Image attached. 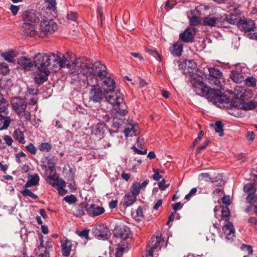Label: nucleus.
<instances>
[{"label":"nucleus","mask_w":257,"mask_h":257,"mask_svg":"<svg viewBox=\"0 0 257 257\" xmlns=\"http://www.w3.org/2000/svg\"><path fill=\"white\" fill-rule=\"evenodd\" d=\"M84 59H78L74 63V66L81 68L83 72L80 73L79 81L81 84L87 88L91 87L89 92V98L94 103L102 101L104 93L98 85V80L102 81L103 85L106 86V98L111 92H115V82L108 74L106 66L100 62L88 63L87 60Z\"/></svg>","instance_id":"nucleus-1"},{"label":"nucleus","mask_w":257,"mask_h":257,"mask_svg":"<svg viewBox=\"0 0 257 257\" xmlns=\"http://www.w3.org/2000/svg\"><path fill=\"white\" fill-rule=\"evenodd\" d=\"M122 94L119 91L117 93L111 92L106 97V100L113 105L111 116L106 114L103 118L104 122H107L108 125L114 128L108 129L111 136L118 132V128L125 123V116L128 113L127 106L122 97Z\"/></svg>","instance_id":"nucleus-2"},{"label":"nucleus","mask_w":257,"mask_h":257,"mask_svg":"<svg viewBox=\"0 0 257 257\" xmlns=\"http://www.w3.org/2000/svg\"><path fill=\"white\" fill-rule=\"evenodd\" d=\"M206 98L220 107H225V101L227 100V96L222 93L218 89L209 87L205 96Z\"/></svg>","instance_id":"nucleus-3"},{"label":"nucleus","mask_w":257,"mask_h":257,"mask_svg":"<svg viewBox=\"0 0 257 257\" xmlns=\"http://www.w3.org/2000/svg\"><path fill=\"white\" fill-rule=\"evenodd\" d=\"M52 53L48 55L46 53H38L33 59L34 68L38 70H50L49 67L52 65Z\"/></svg>","instance_id":"nucleus-4"},{"label":"nucleus","mask_w":257,"mask_h":257,"mask_svg":"<svg viewBox=\"0 0 257 257\" xmlns=\"http://www.w3.org/2000/svg\"><path fill=\"white\" fill-rule=\"evenodd\" d=\"M40 37L42 38L52 34L58 29L57 24L52 18L48 19L45 16L43 17L40 22Z\"/></svg>","instance_id":"nucleus-5"},{"label":"nucleus","mask_w":257,"mask_h":257,"mask_svg":"<svg viewBox=\"0 0 257 257\" xmlns=\"http://www.w3.org/2000/svg\"><path fill=\"white\" fill-rule=\"evenodd\" d=\"M52 65L53 67H58V66L59 68L66 67L68 68H70L72 66L73 67L75 68L76 69H82V71H81L80 73L83 72V69L82 68L74 66V63H75L76 60L78 59H81V58L76 59L72 65L71 64L69 60H68L66 58H65L64 56H63V57L61 58L60 55H58V54H55L54 53H52ZM82 59H84V61H85V60H87V62L88 63H90L89 60L88 59L85 58H82Z\"/></svg>","instance_id":"nucleus-6"},{"label":"nucleus","mask_w":257,"mask_h":257,"mask_svg":"<svg viewBox=\"0 0 257 257\" xmlns=\"http://www.w3.org/2000/svg\"><path fill=\"white\" fill-rule=\"evenodd\" d=\"M8 107V103L4 97L3 95L0 93V121L2 122L3 120V126L0 127V130L7 129L11 122V119L10 117L5 116L2 113L5 112Z\"/></svg>","instance_id":"nucleus-7"},{"label":"nucleus","mask_w":257,"mask_h":257,"mask_svg":"<svg viewBox=\"0 0 257 257\" xmlns=\"http://www.w3.org/2000/svg\"><path fill=\"white\" fill-rule=\"evenodd\" d=\"M94 236L97 238L107 240L111 235L108 227L105 224L96 225L92 229Z\"/></svg>","instance_id":"nucleus-8"},{"label":"nucleus","mask_w":257,"mask_h":257,"mask_svg":"<svg viewBox=\"0 0 257 257\" xmlns=\"http://www.w3.org/2000/svg\"><path fill=\"white\" fill-rule=\"evenodd\" d=\"M41 13L34 10H28L23 12L22 17L25 23L35 25L40 21Z\"/></svg>","instance_id":"nucleus-9"},{"label":"nucleus","mask_w":257,"mask_h":257,"mask_svg":"<svg viewBox=\"0 0 257 257\" xmlns=\"http://www.w3.org/2000/svg\"><path fill=\"white\" fill-rule=\"evenodd\" d=\"M245 95L241 94L239 96L238 94L235 95L233 98L230 99L227 97V100L225 101V107L229 108H235L238 109H242L241 105H243Z\"/></svg>","instance_id":"nucleus-10"},{"label":"nucleus","mask_w":257,"mask_h":257,"mask_svg":"<svg viewBox=\"0 0 257 257\" xmlns=\"http://www.w3.org/2000/svg\"><path fill=\"white\" fill-rule=\"evenodd\" d=\"M113 233L115 237H119L123 240L119 244V246H120L123 245V241L130 237L131 231L130 228L125 225H118L115 226Z\"/></svg>","instance_id":"nucleus-11"},{"label":"nucleus","mask_w":257,"mask_h":257,"mask_svg":"<svg viewBox=\"0 0 257 257\" xmlns=\"http://www.w3.org/2000/svg\"><path fill=\"white\" fill-rule=\"evenodd\" d=\"M208 71L209 73L208 78L209 82L217 86L221 85L220 79L222 78L223 75L220 69L215 67H211L209 68Z\"/></svg>","instance_id":"nucleus-12"},{"label":"nucleus","mask_w":257,"mask_h":257,"mask_svg":"<svg viewBox=\"0 0 257 257\" xmlns=\"http://www.w3.org/2000/svg\"><path fill=\"white\" fill-rule=\"evenodd\" d=\"M254 22L251 19H240L238 22L237 27L241 31H254L256 28Z\"/></svg>","instance_id":"nucleus-13"},{"label":"nucleus","mask_w":257,"mask_h":257,"mask_svg":"<svg viewBox=\"0 0 257 257\" xmlns=\"http://www.w3.org/2000/svg\"><path fill=\"white\" fill-rule=\"evenodd\" d=\"M243 190L247 194L246 200L250 203H257V195H255L256 188L253 183H248L244 185Z\"/></svg>","instance_id":"nucleus-14"},{"label":"nucleus","mask_w":257,"mask_h":257,"mask_svg":"<svg viewBox=\"0 0 257 257\" xmlns=\"http://www.w3.org/2000/svg\"><path fill=\"white\" fill-rule=\"evenodd\" d=\"M84 207L88 214L92 217L100 215L103 214L104 211V208L95 204H85Z\"/></svg>","instance_id":"nucleus-15"},{"label":"nucleus","mask_w":257,"mask_h":257,"mask_svg":"<svg viewBox=\"0 0 257 257\" xmlns=\"http://www.w3.org/2000/svg\"><path fill=\"white\" fill-rule=\"evenodd\" d=\"M13 109L19 114H21L25 111L27 107V104L25 101L19 97L14 98L12 101Z\"/></svg>","instance_id":"nucleus-16"},{"label":"nucleus","mask_w":257,"mask_h":257,"mask_svg":"<svg viewBox=\"0 0 257 257\" xmlns=\"http://www.w3.org/2000/svg\"><path fill=\"white\" fill-rule=\"evenodd\" d=\"M196 33L194 28H187L179 35V38L185 43L193 42Z\"/></svg>","instance_id":"nucleus-17"},{"label":"nucleus","mask_w":257,"mask_h":257,"mask_svg":"<svg viewBox=\"0 0 257 257\" xmlns=\"http://www.w3.org/2000/svg\"><path fill=\"white\" fill-rule=\"evenodd\" d=\"M22 33L23 35L30 37H34L37 35L35 25L32 23H24L22 28Z\"/></svg>","instance_id":"nucleus-18"},{"label":"nucleus","mask_w":257,"mask_h":257,"mask_svg":"<svg viewBox=\"0 0 257 257\" xmlns=\"http://www.w3.org/2000/svg\"><path fill=\"white\" fill-rule=\"evenodd\" d=\"M33 61L30 58L21 56L18 59V64L25 70L30 71L34 69Z\"/></svg>","instance_id":"nucleus-19"},{"label":"nucleus","mask_w":257,"mask_h":257,"mask_svg":"<svg viewBox=\"0 0 257 257\" xmlns=\"http://www.w3.org/2000/svg\"><path fill=\"white\" fill-rule=\"evenodd\" d=\"M61 252L63 256L65 257L69 256L72 247V243L71 240L67 238L64 237L61 241Z\"/></svg>","instance_id":"nucleus-20"},{"label":"nucleus","mask_w":257,"mask_h":257,"mask_svg":"<svg viewBox=\"0 0 257 257\" xmlns=\"http://www.w3.org/2000/svg\"><path fill=\"white\" fill-rule=\"evenodd\" d=\"M195 81L197 80H196ZM192 84L194 88V90L196 92L197 94L200 96H205L206 92L209 87L204 84L203 81H194L193 83H192Z\"/></svg>","instance_id":"nucleus-21"},{"label":"nucleus","mask_w":257,"mask_h":257,"mask_svg":"<svg viewBox=\"0 0 257 257\" xmlns=\"http://www.w3.org/2000/svg\"><path fill=\"white\" fill-rule=\"evenodd\" d=\"M35 77V82L38 85H41L48 80V77L50 74V70H39Z\"/></svg>","instance_id":"nucleus-22"},{"label":"nucleus","mask_w":257,"mask_h":257,"mask_svg":"<svg viewBox=\"0 0 257 257\" xmlns=\"http://www.w3.org/2000/svg\"><path fill=\"white\" fill-rule=\"evenodd\" d=\"M189 75L191 77V83H193V82H196V80L197 81H204V80L206 78V75L205 73L201 70H199L198 69H196L195 70V72H192V73H189Z\"/></svg>","instance_id":"nucleus-23"},{"label":"nucleus","mask_w":257,"mask_h":257,"mask_svg":"<svg viewBox=\"0 0 257 257\" xmlns=\"http://www.w3.org/2000/svg\"><path fill=\"white\" fill-rule=\"evenodd\" d=\"M183 44L177 42L169 48V51L172 55L180 57L183 52Z\"/></svg>","instance_id":"nucleus-24"},{"label":"nucleus","mask_w":257,"mask_h":257,"mask_svg":"<svg viewBox=\"0 0 257 257\" xmlns=\"http://www.w3.org/2000/svg\"><path fill=\"white\" fill-rule=\"evenodd\" d=\"M137 200V197L128 192L123 197V206L125 208L132 205Z\"/></svg>","instance_id":"nucleus-25"},{"label":"nucleus","mask_w":257,"mask_h":257,"mask_svg":"<svg viewBox=\"0 0 257 257\" xmlns=\"http://www.w3.org/2000/svg\"><path fill=\"white\" fill-rule=\"evenodd\" d=\"M29 180L25 184V188H29L32 186H36L39 183L40 177L38 174L29 175Z\"/></svg>","instance_id":"nucleus-26"},{"label":"nucleus","mask_w":257,"mask_h":257,"mask_svg":"<svg viewBox=\"0 0 257 257\" xmlns=\"http://www.w3.org/2000/svg\"><path fill=\"white\" fill-rule=\"evenodd\" d=\"M219 22L217 18L209 15L205 17L203 20V24L204 26L215 27Z\"/></svg>","instance_id":"nucleus-27"},{"label":"nucleus","mask_w":257,"mask_h":257,"mask_svg":"<svg viewBox=\"0 0 257 257\" xmlns=\"http://www.w3.org/2000/svg\"><path fill=\"white\" fill-rule=\"evenodd\" d=\"M243 110H253L257 107V102L254 100L248 101L245 97L244 99L243 105H241Z\"/></svg>","instance_id":"nucleus-28"},{"label":"nucleus","mask_w":257,"mask_h":257,"mask_svg":"<svg viewBox=\"0 0 257 257\" xmlns=\"http://www.w3.org/2000/svg\"><path fill=\"white\" fill-rule=\"evenodd\" d=\"M106 127V124L104 122L98 123L93 128L92 132L99 136L102 135Z\"/></svg>","instance_id":"nucleus-29"},{"label":"nucleus","mask_w":257,"mask_h":257,"mask_svg":"<svg viewBox=\"0 0 257 257\" xmlns=\"http://www.w3.org/2000/svg\"><path fill=\"white\" fill-rule=\"evenodd\" d=\"M230 78L233 82L236 83H240L244 81V77L242 73L237 71H232L230 74Z\"/></svg>","instance_id":"nucleus-30"},{"label":"nucleus","mask_w":257,"mask_h":257,"mask_svg":"<svg viewBox=\"0 0 257 257\" xmlns=\"http://www.w3.org/2000/svg\"><path fill=\"white\" fill-rule=\"evenodd\" d=\"M13 137L20 144H24L26 142L23 132L19 128L14 131Z\"/></svg>","instance_id":"nucleus-31"},{"label":"nucleus","mask_w":257,"mask_h":257,"mask_svg":"<svg viewBox=\"0 0 257 257\" xmlns=\"http://www.w3.org/2000/svg\"><path fill=\"white\" fill-rule=\"evenodd\" d=\"M225 19L228 23L232 25L236 24L237 26H238V22L240 19L237 15L231 13L230 15H227Z\"/></svg>","instance_id":"nucleus-32"},{"label":"nucleus","mask_w":257,"mask_h":257,"mask_svg":"<svg viewBox=\"0 0 257 257\" xmlns=\"http://www.w3.org/2000/svg\"><path fill=\"white\" fill-rule=\"evenodd\" d=\"M141 189L140 183L136 181L134 182L131 186L130 193L134 196L137 197L140 193Z\"/></svg>","instance_id":"nucleus-33"},{"label":"nucleus","mask_w":257,"mask_h":257,"mask_svg":"<svg viewBox=\"0 0 257 257\" xmlns=\"http://www.w3.org/2000/svg\"><path fill=\"white\" fill-rule=\"evenodd\" d=\"M46 4V10H50L56 14V2L55 0H45Z\"/></svg>","instance_id":"nucleus-34"},{"label":"nucleus","mask_w":257,"mask_h":257,"mask_svg":"<svg viewBox=\"0 0 257 257\" xmlns=\"http://www.w3.org/2000/svg\"><path fill=\"white\" fill-rule=\"evenodd\" d=\"M221 213V219L225 221H229L228 220L229 219L230 213L229 209L227 206H222Z\"/></svg>","instance_id":"nucleus-35"},{"label":"nucleus","mask_w":257,"mask_h":257,"mask_svg":"<svg viewBox=\"0 0 257 257\" xmlns=\"http://www.w3.org/2000/svg\"><path fill=\"white\" fill-rule=\"evenodd\" d=\"M222 230L224 233L226 235H230L234 232L233 225L229 221H228L227 223L223 227Z\"/></svg>","instance_id":"nucleus-36"},{"label":"nucleus","mask_w":257,"mask_h":257,"mask_svg":"<svg viewBox=\"0 0 257 257\" xmlns=\"http://www.w3.org/2000/svg\"><path fill=\"white\" fill-rule=\"evenodd\" d=\"M214 126V130H215V132L217 133H218L219 136H220V137L223 136V135H224L223 129V127L224 126L223 123L220 120L217 121L215 122Z\"/></svg>","instance_id":"nucleus-37"},{"label":"nucleus","mask_w":257,"mask_h":257,"mask_svg":"<svg viewBox=\"0 0 257 257\" xmlns=\"http://www.w3.org/2000/svg\"><path fill=\"white\" fill-rule=\"evenodd\" d=\"M21 193L24 197L29 196L34 200H37L39 198L37 195L33 193L31 190L28 189V188H25L24 190L21 191Z\"/></svg>","instance_id":"nucleus-38"},{"label":"nucleus","mask_w":257,"mask_h":257,"mask_svg":"<svg viewBox=\"0 0 257 257\" xmlns=\"http://www.w3.org/2000/svg\"><path fill=\"white\" fill-rule=\"evenodd\" d=\"M162 241H161L160 239H159L158 240H155L154 238H151L150 244H149V246H151L152 248L154 250L158 249L160 250L161 248V246H160V243Z\"/></svg>","instance_id":"nucleus-39"},{"label":"nucleus","mask_w":257,"mask_h":257,"mask_svg":"<svg viewBox=\"0 0 257 257\" xmlns=\"http://www.w3.org/2000/svg\"><path fill=\"white\" fill-rule=\"evenodd\" d=\"M38 148L41 152H49L51 150L52 147L50 144L45 142L41 143L39 145Z\"/></svg>","instance_id":"nucleus-40"},{"label":"nucleus","mask_w":257,"mask_h":257,"mask_svg":"<svg viewBox=\"0 0 257 257\" xmlns=\"http://www.w3.org/2000/svg\"><path fill=\"white\" fill-rule=\"evenodd\" d=\"M240 249L244 252H247V255H244L243 257H248L249 255L252 254L253 250L252 246L250 245L242 244Z\"/></svg>","instance_id":"nucleus-41"},{"label":"nucleus","mask_w":257,"mask_h":257,"mask_svg":"<svg viewBox=\"0 0 257 257\" xmlns=\"http://www.w3.org/2000/svg\"><path fill=\"white\" fill-rule=\"evenodd\" d=\"M245 84L248 87H254L256 84V80L253 77H248L245 79Z\"/></svg>","instance_id":"nucleus-42"},{"label":"nucleus","mask_w":257,"mask_h":257,"mask_svg":"<svg viewBox=\"0 0 257 257\" xmlns=\"http://www.w3.org/2000/svg\"><path fill=\"white\" fill-rule=\"evenodd\" d=\"M10 69L7 64L2 63L0 64V74L7 75L10 72Z\"/></svg>","instance_id":"nucleus-43"},{"label":"nucleus","mask_w":257,"mask_h":257,"mask_svg":"<svg viewBox=\"0 0 257 257\" xmlns=\"http://www.w3.org/2000/svg\"><path fill=\"white\" fill-rule=\"evenodd\" d=\"M89 229L85 228L80 231H77V232L79 236L84 237L86 240H88L90 239L89 236Z\"/></svg>","instance_id":"nucleus-44"},{"label":"nucleus","mask_w":257,"mask_h":257,"mask_svg":"<svg viewBox=\"0 0 257 257\" xmlns=\"http://www.w3.org/2000/svg\"><path fill=\"white\" fill-rule=\"evenodd\" d=\"M201 22L200 18L199 17L194 16L190 19V24L191 26H197Z\"/></svg>","instance_id":"nucleus-45"},{"label":"nucleus","mask_w":257,"mask_h":257,"mask_svg":"<svg viewBox=\"0 0 257 257\" xmlns=\"http://www.w3.org/2000/svg\"><path fill=\"white\" fill-rule=\"evenodd\" d=\"M2 57L5 60H7L9 62L13 63L15 62L14 57L9 52L3 53L2 54Z\"/></svg>","instance_id":"nucleus-46"},{"label":"nucleus","mask_w":257,"mask_h":257,"mask_svg":"<svg viewBox=\"0 0 257 257\" xmlns=\"http://www.w3.org/2000/svg\"><path fill=\"white\" fill-rule=\"evenodd\" d=\"M179 67L180 70H183L184 74H189V73H192V71H189V68L186 67L185 60L179 64Z\"/></svg>","instance_id":"nucleus-47"},{"label":"nucleus","mask_w":257,"mask_h":257,"mask_svg":"<svg viewBox=\"0 0 257 257\" xmlns=\"http://www.w3.org/2000/svg\"><path fill=\"white\" fill-rule=\"evenodd\" d=\"M185 63L186 67L189 68V71L194 72L195 69L196 70V64L193 61L186 60Z\"/></svg>","instance_id":"nucleus-48"},{"label":"nucleus","mask_w":257,"mask_h":257,"mask_svg":"<svg viewBox=\"0 0 257 257\" xmlns=\"http://www.w3.org/2000/svg\"><path fill=\"white\" fill-rule=\"evenodd\" d=\"M175 218H176L177 219H180V216L179 214L177 213L175 211L171 213V214L169 215V218H168V220L167 222L166 223V224L169 225V224L170 222L173 221Z\"/></svg>","instance_id":"nucleus-49"},{"label":"nucleus","mask_w":257,"mask_h":257,"mask_svg":"<svg viewBox=\"0 0 257 257\" xmlns=\"http://www.w3.org/2000/svg\"><path fill=\"white\" fill-rule=\"evenodd\" d=\"M44 159L47 161V163L49 165V170L51 171H53L55 167V163L53 160L50 158L49 157H45L44 158Z\"/></svg>","instance_id":"nucleus-50"},{"label":"nucleus","mask_w":257,"mask_h":257,"mask_svg":"<svg viewBox=\"0 0 257 257\" xmlns=\"http://www.w3.org/2000/svg\"><path fill=\"white\" fill-rule=\"evenodd\" d=\"M64 200L69 204H72L76 202L77 198L74 195H70L65 197Z\"/></svg>","instance_id":"nucleus-51"},{"label":"nucleus","mask_w":257,"mask_h":257,"mask_svg":"<svg viewBox=\"0 0 257 257\" xmlns=\"http://www.w3.org/2000/svg\"><path fill=\"white\" fill-rule=\"evenodd\" d=\"M146 52L149 53V54H150L151 55H152V56H153L154 57H155L156 55H157L158 58H159V61H161L162 60V56L161 54H160L158 52L155 50V49H149L148 48H146Z\"/></svg>","instance_id":"nucleus-52"},{"label":"nucleus","mask_w":257,"mask_h":257,"mask_svg":"<svg viewBox=\"0 0 257 257\" xmlns=\"http://www.w3.org/2000/svg\"><path fill=\"white\" fill-rule=\"evenodd\" d=\"M26 150L33 155H35L37 152V149L32 143H30L29 145L26 146Z\"/></svg>","instance_id":"nucleus-53"},{"label":"nucleus","mask_w":257,"mask_h":257,"mask_svg":"<svg viewBox=\"0 0 257 257\" xmlns=\"http://www.w3.org/2000/svg\"><path fill=\"white\" fill-rule=\"evenodd\" d=\"M199 179L200 180H204L206 182H210L211 181V178L210 177L209 174L207 173H201L199 175Z\"/></svg>","instance_id":"nucleus-54"},{"label":"nucleus","mask_w":257,"mask_h":257,"mask_svg":"<svg viewBox=\"0 0 257 257\" xmlns=\"http://www.w3.org/2000/svg\"><path fill=\"white\" fill-rule=\"evenodd\" d=\"M137 213V220H140L144 217L143 210L142 206H139L136 210Z\"/></svg>","instance_id":"nucleus-55"},{"label":"nucleus","mask_w":257,"mask_h":257,"mask_svg":"<svg viewBox=\"0 0 257 257\" xmlns=\"http://www.w3.org/2000/svg\"><path fill=\"white\" fill-rule=\"evenodd\" d=\"M66 17L68 20L76 21L77 18V14L76 12H71L67 15Z\"/></svg>","instance_id":"nucleus-56"},{"label":"nucleus","mask_w":257,"mask_h":257,"mask_svg":"<svg viewBox=\"0 0 257 257\" xmlns=\"http://www.w3.org/2000/svg\"><path fill=\"white\" fill-rule=\"evenodd\" d=\"M153 172L154 174L153 176V179L155 181H159L162 176L159 174V170L157 169H153Z\"/></svg>","instance_id":"nucleus-57"},{"label":"nucleus","mask_w":257,"mask_h":257,"mask_svg":"<svg viewBox=\"0 0 257 257\" xmlns=\"http://www.w3.org/2000/svg\"><path fill=\"white\" fill-rule=\"evenodd\" d=\"M166 181L164 179H163L159 183L158 186L161 190L164 191L169 187L170 184H165Z\"/></svg>","instance_id":"nucleus-58"},{"label":"nucleus","mask_w":257,"mask_h":257,"mask_svg":"<svg viewBox=\"0 0 257 257\" xmlns=\"http://www.w3.org/2000/svg\"><path fill=\"white\" fill-rule=\"evenodd\" d=\"M197 192V188H193L191 189L189 193L186 195L185 196V199L189 200L190 199L191 197L195 195Z\"/></svg>","instance_id":"nucleus-59"},{"label":"nucleus","mask_w":257,"mask_h":257,"mask_svg":"<svg viewBox=\"0 0 257 257\" xmlns=\"http://www.w3.org/2000/svg\"><path fill=\"white\" fill-rule=\"evenodd\" d=\"M221 201L223 204H226L227 206L231 204V201L229 195H224L222 198Z\"/></svg>","instance_id":"nucleus-60"},{"label":"nucleus","mask_w":257,"mask_h":257,"mask_svg":"<svg viewBox=\"0 0 257 257\" xmlns=\"http://www.w3.org/2000/svg\"><path fill=\"white\" fill-rule=\"evenodd\" d=\"M132 149L135 152V153L139 155H146L147 152V150L145 149L144 151H142L135 146H133Z\"/></svg>","instance_id":"nucleus-61"},{"label":"nucleus","mask_w":257,"mask_h":257,"mask_svg":"<svg viewBox=\"0 0 257 257\" xmlns=\"http://www.w3.org/2000/svg\"><path fill=\"white\" fill-rule=\"evenodd\" d=\"M209 142L210 141L207 140L205 141L203 145L197 147L196 150V154H199L201 150H202V149H205L206 148V147L208 145Z\"/></svg>","instance_id":"nucleus-62"},{"label":"nucleus","mask_w":257,"mask_h":257,"mask_svg":"<svg viewBox=\"0 0 257 257\" xmlns=\"http://www.w3.org/2000/svg\"><path fill=\"white\" fill-rule=\"evenodd\" d=\"M28 93L29 95V96H31V95L32 96H37L38 94V90L36 89L33 88H28Z\"/></svg>","instance_id":"nucleus-63"},{"label":"nucleus","mask_w":257,"mask_h":257,"mask_svg":"<svg viewBox=\"0 0 257 257\" xmlns=\"http://www.w3.org/2000/svg\"><path fill=\"white\" fill-rule=\"evenodd\" d=\"M182 207L183 204L180 202L172 204V207L175 212L176 211L182 208Z\"/></svg>","instance_id":"nucleus-64"}]
</instances>
